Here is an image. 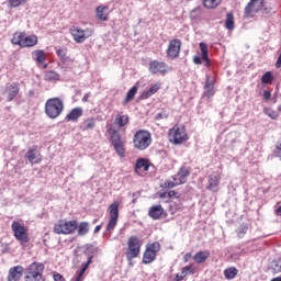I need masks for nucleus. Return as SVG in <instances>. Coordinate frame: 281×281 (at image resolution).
<instances>
[{"label":"nucleus","instance_id":"41","mask_svg":"<svg viewBox=\"0 0 281 281\" xmlns=\"http://www.w3.org/2000/svg\"><path fill=\"white\" fill-rule=\"evenodd\" d=\"M265 115H268L271 120H278L280 117V113L276 110H271L269 108L263 109Z\"/></svg>","mask_w":281,"mask_h":281},{"label":"nucleus","instance_id":"49","mask_svg":"<svg viewBox=\"0 0 281 281\" xmlns=\"http://www.w3.org/2000/svg\"><path fill=\"white\" fill-rule=\"evenodd\" d=\"M204 89L209 98H211V95H214V86H204Z\"/></svg>","mask_w":281,"mask_h":281},{"label":"nucleus","instance_id":"2","mask_svg":"<svg viewBox=\"0 0 281 281\" xmlns=\"http://www.w3.org/2000/svg\"><path fill=\"white\" fill-rule=\"evenodd\" d=\"M11 231L13 232L15 240L20 243L21 247H25V245L30 243V228H27L25 224L14 221L11 224Z\"/></svg>","mask_w":281,"mask_h":281},{"label":"nucleus","instance_id":"48","mask_svg":"<svg viewBox=\"0 0 281 281\" xmlns=\"http://www.w3.org/2000/svg\"><path fill=\"white\" fill-rule=\"evenodd\" d=\"M93 259V257H89L88 261L86 263L82 265V268L80 269V273L85 274V271H87V269H89V266L91 265V260Z\"/></svg>","mask_w":281,"mask_h":281},{"label":"nucleus","instance_id":"12","mask_svg":"<svg viewBox=\"0 0 281 281\" xmlns=\"http://www.w3.org/2000/svg\"><path fill=\"white\" fill-rule=\"evenodd\" d=\"M110 218L106 225V232H113L117 227L120 218V202L115 201L109 206Z\"/></svg>","mask_w":281,"mask_h":281},{"label":"nucleus","instance_id":"44","mask_svg":"<svg viewBox=\"0 0 281 281\" xmlns=\"http://www.w3.org/2000/svg\"><path fill=\"white\" fill-rule=\"evenodd\" d=\"M201 14H203V9L201 8H195L191 11V19L196 21V19H200Z\"/></svg>","mask_w":281,"mask_h":281},{"label":"nucleus","instance_id":"36","mask_svg":"<svg viewBox=\"0 0 281 281\" xmlns=\"http://www.w3.org/2000/svg\"><path fill=\"white\" fill-rule=\"evenodd\" d=\"M181 273L187 276H194L196 273V266L194 263H190L181 269Z\"/></svg>","mask_w":281,"mask_h":281},{"label":"nucleus","instance_id":"23","mask_svg":"<svg viewBox=\"0 0 281 281\" xmlns=\"http://www.w3.org/2000/svg\"><path fill=\"white\" fill-rule=\"evenodd\" d=\"M32 59L34 63H36L37 66L45 65L47 60V53H45L43 49H35L32 52Z\"/></svg>","mask_w":281,"mask_h":281},{"label":"nucleus","instance_id":"58","mask_svg":"<svg viewBox=\"0 0 281 281\" xmlns=\"http://www.w3.org/2000/svg\"><path fill=\"white\" fill-rule=\"evenodd\" d=\"M89 93H86L82 98V102H89Z\"/></svg>","mask_w":281,"mask_h":281},{"label":"nucleus","instance_id":"1","mask_svg":"<svg viewBox=\"0 0 281 281\" xmlns=\"http://www.w3.org/2000/svg\"><path fill=\"white\" fill-rule=\"evenodd\" d=\"M142 245H144V241L139 237H128L127 247L125 249V258L127 262H133L135 258H139V254H142Z\"/></svg>","mask_w":281,"mask_h":281},{"label":"nucleus","instance_id":"45","mask_svg":"<svg viewBox=\"0 0 281 281\" xmlns=\"http://www.w3.org/2000/svg\"><path fill=\"white\" fill-rule=\"evenodd\" d=\"M26 3V0H9L10 8H19V5H23Z\"/></svg>","mask_w":281,"mask_h":281},{"label":"nucleus","instance_id":"24","mask_svg":"<svg viewBox=\"0 0 281 281\" xmlns=\"http://www.w3.org/2000/svg\"><path fill=\"white\" fill-rule=\"evenodd\" d=\"M131 122V117L128 114H124V112H119L115 116L114 124L119 126V128H124V126H128Z\"/></svg>","mask_w":281,"mask_h":281},{"label":"nucleus","instance_id":"61","mask_svg":"<svg viewBox=\"0 0 281 281\" xmlns=\"http://www.w3.org/2000/svg\"><path fill=\"white\" fill-rule=\"evenodd\" d=\"M43 69H47V64H44V65H43Z\"/></svg>","mask_w":281,"mask_h":281},{"label":"nucleus","instance_id":"25","mask_svg":"<svg viewBox=\"0 0 281 281\" xmlns=\"http://www.w3.org/2000/svg\"><path fill=\"white\" fill-rule=\"evenodd\" d=\"M80 117H82V108H75L66 115V121L78 122Z\"/></svg>","mask_w":281,"mask_h":281},{"label":"nucleus","instance_id":"21","mask_svg":"<svg viewBox=\"0 0 281 281\" xmlns=\"http://www.w3.org/2000/svg\"><path fill=\"white\" fill-rule=\"evenodd\" d=\"M221 186V173L215 172L209 177V184L206 187L211 192H217Z\"/></svg>","mask_w":281,"mask_h":281},{"label":"nucleus","instance_id":"28","mask_svg":"<svg viewBox=\"0 0 281 281\" xmlns=\"http://www.w3.org/2000/svg\"><path fill=\"white\" fill-rule=\"evenodd\" d=\"M200 50L202 54V60H204L205 63V67H211V61H210V49L207 48V44H205L204 42L200 43Z\"/></svg>","mask_w":281,"mask_h":281},{"label":"nucleus","instance_id":"26","mask_svg":"<svg viewBox=\"0 0 281 281\" xmlns=\"http://www.w3.org/2000/svg\"><path fill=\"white\" fill-rule=\"evenodd\" d=\"M161 89V83L157 82L153 85L148 90L144 91L140 95L143 100H148V98H153L157 91Z\"/></svg>","mask_w":281,"mask_h":281},{"label":"nucleus","instance_id":"9","mask_svg":"<svg viewBox=\"0 0 281 281\" xmlns=\"http://www.w3.org/2000/svg\"><path fill=\"white\" fill-rule=\"evenodd\" d=\"M110 142L116 155H119L121 159H124V157H126V146L124 145V140H122V134H120V131L113 130L111 132Z\"/></svg>","mask_w":281,"mask_h":281},{"label":"nucleus","instance_id":"50","mask_svg":"<svg viewBox=\"0 0 281 281\" xmlns=\"http://www.w3.org/2000/svg\"><path fill=\"white\" fill-rule=\"evenodd\" d=\"M53 280H54V281H67V280H65V277H63V274H60V273H58V272H55V273L53 274Z\"/></svg>","mask_w":281,"mask_h":281},{"label":"nucleus","instance_id":"55","mask_svg":"<svg viewBox=\"0 0 281 281\" xmlns=\"http://www.w3.org/2000/svg\"><path fill=\"white\" fill-rule=\"evenodd\" d=\"M158 196H159L160 199H168V191L158 192Z\"/></svg>","mask_w":281,"mask_h":281},{"label":"nucleus","instance_id":"20","mask_svg":"<svg viewBox=\"0 0 281 281\" xmlns=\"http://www.w3.org/2000/svg\"><path fill=\"white\" fill-rule=\"evenodd\" d=\"M23 271H25L23 266H14L10 268L7 281H21V278H23Z\"/></svg>","mask_w":281,"mask_h":281},{"label":"nucleus","instance_id":"33","mask_svg":"<svg viewBox=\"0 0 281 281\" xmlns=\"http://www.w3.org/2000/svg\"><path fill=\"white\" fill-rule=\"evenodd\" d=\"M269 271H272V273H281V258L274 259L271 261L269 266Z\"/></svg>","mask_w":281,"mask_h":281},{"label":"nucleus","instance_id":"31","mask_svg":"<svg viewBox=\"0 0 281 281\" xmlns=\"http://www.w3.org/2000/svg\"><path fill=\"white\" fill-rule=\"evenodd\" d=\"M77 234L78 236H87L89 234V222H77Z\"/></svg>","mask_w":281,"mask_h":281},{"label":"nucleus","instance_id":"22","mask_svg":"<svg viewBox=\"0 0 281 281\" xmlns=\"http://www.w3.org/2000/svg\"><path fill=\"white\" fill-rule=\"evenodd\" d=\"M148 216L149 218H153V221H159V218L164 216V206L161 204L150 206L148 210Z\"/></svg>","mask_w":281,"mask_h":281},{"label":"nucleus","instance_id":"13","mask_svg":"<svg viewBox=\"0 0 281 281\" xmlns=\"http://www.w3.org/2000/svg\"><path fill=\"white\" fill-rule=\"evenodd\" d=\"M265 8V0H250L244 10V19H254Z\"/></svg>","mask_w":281,"mask_h":281},{"label":"nucleus","instance_id":"62","mask_svg":"<svg viewBox=\"0 0 281 281\" xmlns=\"http://www.w3.org/2000/svg\"><path fill=\"white\" fill-rule=\"evenodd\" d=\"M278 111H279V113H281V105H279Z\"/></svg>","mask_w":281,"mask_h":281},{"label":"nucleus","instance_id":"60","mask_svg":"<svg viewBox=\"0 0 281 281\" xmlns=\"http://www.w3.org/2000/svg\"><path fill=\"white\" fill-rule=\"evenodd\" d=\"M270 281H281V277L272 278Z\"/></svg>","mask_w":281,"mask_h":281},{"label":"nucleus","instance_id":"18","mask_svg":"<svg viewBox=\"0 0 281 281\" xmlns=\"http://www.w3.org/2000/svg\"><path fill=\"white\" fill-rule=\"evenodd\" d=\"M25 159L30 161V164H41L43 161V155L38 151V147L33 146L32 149H29L24 155Z\"/></svg>","mask_w":281,"mask_h":281},{"label":"nucleus","instance_id":"15","mask_svg":"<svg viewBox=\"0 0 281 281\" xmlns=\"http://www.w3.org/2000/svg\"><path fill=\"white\" fill-rule=\"evenodd\" d=\"M181 40L179 38H173L169 41L166 54H167V58H169V60H176V58H179V56L181 55Z\"/></svg>","mask_w":281,"mask_h":281},{"label":"nucleus","instance_id":"56","mask_svg":"<svg viewBox=\"0 0 281 281\" xmlns=\"http://www.w3.org/2000/svg\"><path fill=\"white\" fill-rule=\"evenodd\" d=\"M190 258H192V254H191V252H187V254L183 256L184 262H188V261L190 260Z\"/></svg>","mask_w":281,"mask_h":281},{"label":"nucleus","instance_id":"27","mask_svg":"<svg viewBox=\"0 0 281 281\" xmlns=\"http://www.w3.org/2000/svg\"><path fill=\"white\" fill-rule=\"evenodd\" d=\"M95 14L99 21H109V7H104V5L97 7Z\"/></svg>","mask_w":281,"mask_h":281},{"label":"nucleus","instance_id":"10","mask_svg":"<svg viewBox=\"0 0 281 281\" xmlns=\"http://www.w3.org/2000/svg\"><path fill=\"white\" fill-rule=\"evenodd\" d=\"M161 251V244L159 241H154L148 244L143 254V265H150L157 260V252Z\"/></svg>","mask_w":281,"mask_h":281},{"label":"nucleus","instance_id":"4","mask_svg":"<svg viewBox=\"0 0 281 281\" xmlns=\"http://www.w3.org/2000/svg\"><path fill=\"white\" fill-rule=\"evenodd\" d=\"M11 43L12 45H19V47L22 48L36 47V45H38V36L34 34L25 35L23 32H16L13 34Z\"/></svg>","mask_w":281,"mask_h":281},{"label":"nucleus","instance_id":"32","mask_svg":"<svg viewBox=\"0 0 281 281\" xmlns=\"http://www.w3.org/2000/svg\"><path fill=\"white\" fill-rule=\"evenodd\" d=\"M82 131H93L95 128V119L90 117L82 122L81 124Z\"/></svg>","mask_w":281,"mask_h":281},{"label":"nucleus","instance_id":"47","mask_svg":"<svg viewBox=\"0 0 281 281\" xmlns=\"http://www.w3.org/2000/svg\"><path fill=\"white\" fill-rule=\"evenodd\" d=\"M168 199H181V193H179L175 190H169L168 191Z\"/></svg>","mask_w":281,"mask_h":281},{"label":"nucleus","instance_id":"46","mask_svg":"<svg viewBox=\"0 0 281 281\" xmlns=\"http://www.w3.org/2000/svg\"><path fill=\"white\" fill-rule=\"evenodd\" d=\"M170 210H173L172 214H175V212H183V203H173L170 205Z\"/></svg>","mask_w":281,"mask_h":281},{"label":"nucleus","instance_id":"38","mask_svg":"<svg viewBox=\"0 0 281 281\" xmlns=\"http://www.w3.org/2000/svg\"><path fill=\"white\" fill-rule=\"evenodd\" d=\"M56 55L61 63H67L69 60V56H67V48L56 47Z\"/></svg>","mask_w":281,"mask_h":281},{"label":"nucleus","instance_id":"5","mask_svg":"<svg viewBox=\"0 0 281 281\" xmlns=\"http://www.w3.org/2000/svg\"><path fill=\"white\" fill-rule=\"evenodd\" d=\"M65 110V103L59 98L48 99L45 103V113L50 120H56Z\"/></svg>","mask_w":281,"mask_h":281},{"label":"nucleus","instance_id":"52","mask_svg":"<svg viewBox=\"0 0 281 281\" xmlns=\"http://www.w3.org/2000/svg\"><path fill=\"white\" fill-rule=\"evenodd\" d=\"M193 63H194V65H202L203 56H199V55L194 56L193 57Z\"/></svg>","mask_w":281,"mask_h":281},{"label":"nucleus","instance_id":"16","mask_svg":"<svg viewBox=\"0 0 281 281\" xmlns=\"http://www.w3.org/2000/svg\"><path fill=\"white\" fill-rule=\"evenodd\" d=\"M150 170V160L148 158H138L134 165V172L138 177H144Z\"/></svg>","mask_w":281,"mask_h":281},{"label":"nucleus","instance_id":"57","mask_svg":"<svg viewBox=\"0 0 281 281\" xmlns=\"http://www.w3.org/2000/svg\"><path fill=\"white\" fill-rule=\"evenodd\" d=\"M82 276H85V274L82 272H79L76 278V281H82L83 280Z\"/></svg>","mask_w":281,"mask_h":281},{"label":"nucleus","instance_id":"39","mask_svg":"<svg viewBox=\"0 0 281 281\" xmlns=\"http://www.w3.org/2000/svg\"><path fill=\"white\" fill-rule=\"evenodd\" d=\"M177 186H180L179 182L175 179L172 180H166L160 188L164 190H172V188H177Z\"/></svg>","mask_w":281,"mask_h":281},{"label":"nucleus","instance_id":"6","mask_svg":"<svg viewBox=\"0 0 281 281\" xmlns=\"http://www.w3.org/2000/svg\"><path fill=\"white\" fill-rule=\"evenodd\" d=\"M153 144V135L146 130H139L134 134L133 146L136 150H146Z\"/></svg>","mask_w":281,"mask_h":281},{"label":"nucleus","instance_id":"8","mask_svg":"<svg viewBox=\"0 0 281 281\" xmlns=\"http://www.w3.org/2000/svg\"><path fill=\"white\" fill-rule=\"evenodd\" d=\"M78 229V221L71 220H59L53 227L54 234L68 236L69 234H74Z\"/></svg>","mask_w":281,"mask_h":281},{"label":"nucleus","instance_id":"43","mask_svg":"<svg viewBox=\"0 0 281 281\" xmlns=\"http://www.w3.org/2000/svg\"><path fill=\"white\" fill-rule=\"evenodd\" d=\"M249 231V225L247 224H241L238 228H237V236L238 238H245V235L247 234V232Z\"/></svg>","mask_w":281,"mask_h":281},{"label":"nucleus","instance_id":"40","mask_svg":"<svg viewBox=\"0 0 281 281\" xmlns=\"http://www.w3.org/2000/svg\"><path fill=\"white\" fill-rule=\"evenodd\" d=\"M203 5L209 10H213L214 8H218V5H221V0H203Z\"/></svg>","mask_w":281,"mask_h":281},{"label":"nucleus","instance_id":"53","mask_svg":"<svg viewBox=\"0 0 281 281\" xmlns=\"http://www.w3.org/2000/svg\"><path fill=\"white\" fill-rule=\"evenodd\" d=\"M186 279V276L183 273H177L175 281H183Z\"/></svg>","mask_w":281,"mask_h":281},{"label":"nucleus","instance_id":"59","mask_svg":"<svg viewBox=\"0 0 281 281\" xmlns=\"http://www.w3.org/2000/svg\"><path fill=\"white\" fill-rule=\"evenodd\" d=\"M100 229H102V225H97L94 228V234H98V232H100Z\"/></svg>","mask_w":281,"mask_h":281},{"label":"nucleus","instance_id":"29","mask_svg":"<svg viewBox=\"0 0 281 281\" xmlns=\"http://www.w3.org/2000/svg\"><path fill=\"white\" fill-rule=\"evenodd\" d=\"M192 258L196 265H203L210 258V250L198 251Z\"/></svg>","mask_w":281,"mask_h":281},{"label":"nucleus","instance_id":"54","mask_svg":"<svg viewBox=\"0 0 281 281\" xmlns=\"http://www.w3.org/2000/svg\"><path fill=\"white\" fill-rule=\"evenodd\" d=\"M206 87H214V81L210 80V76H206V81H205Z\"/></svg>","mask_w":281,"mask_h":281},{"label":"nucleus","instance_id":"34","mask_svg":"<svg viewBox=\"0 0 281 281\" xmlns=\"http://www.w3.org/2000/svg\"><path fill=\"white\" fill-rule=\"evenodd\" d=\"M238 276V270L236 267H229L224 270V277L226 280H234Z\"/></svg>","mask_w":281,"mask_h":281},{"label":"nucleus","instance_id":"30","mask_svg":"<svg viewBox=\"0 0 281 281\" xmlns=\"http://www.w3.org/2000/svg\"><path fill=\"white\" fill-rule=\"evenodd\" d=\"M44 80L46 82H58V80H60V75L55 70H47L44 74Z\"/></svg>","mask_w":281,"mask_h":281},{"label":"nucleus","instance_id":"37","mask_svg":"<svg viewBox=\"0 0 281 281\" xmlns=\"http://www.w3.org/2000/svg\"><path fill=\"white\" fill-rule=\"evenodd\" d=\"M234 27H235L234 13L229 12L226 14L225 29L232 31L234 30Z\"/></svg>","mask_w":281,"mask_h":281},{"label":"nucleus","instance_id":"11","mask_svg":"<svg viewBox=\"0 0 281 281\" xmlns=\"http://www.w3.org/2000/svg\"><path fill=\"white\" fill-rule=\"evenodd\" d=\"M69 34L72 36L75 43H85L87 38H91L93 36V29L87 27L82 30L78 26H71L69 29Z\"/></svg>","mask_w":281,"mask_h":281},{"label":"nucleus","instance_id":"19","mask_svg":"<svg viewBox=\"0 0 281 281\" xmlns=\"http://www.w3.org/2000/svg\"><path fill=\"white\" fill-rule=\"evenodd\" d=\"M21 92V85L19 82H12L7 85L5 87V94L8 102H12L16 95Z\"/></svg>","mask_w":281,"mask_h":281},{"label":"nucleus","instance_id":"63","mask_svg":"<svg viewBox=\"0 0 281 281\" xmlns=\"http://www.w3.org/2000/svg\"><path fill=\"white\" fill-rule=\"evenodd\" d=\"M158 117L161 120V114H158Z\"/></svg>","mask_w":281,"mask_h":281},{"label":"nucleus","instance_id":"3","mask_svg":"<svg viewBox=\"0 0 281 281\" xmlns=\"http://www.w3.org/2000/svg\"><path fill=\"white\" fill-rule=\"evenodd\" d=\"M168 139L170 144H175L176 146L186 144V142L189 139L186 125H175L171 127L168 132Z\"/></svg>","mask_w":281,"mask_h":281},{"label":"nucleus","instance_id":"14","mask_svg":"<svg viewBox=\"0 0 281 281\" xmlns=\"http://www.w3.org/2000/svg\"><path fill=\"white\" fill-rule=\"evenodd\" d=\"M148 71L153 76H166V74L170 71V66H168L166 61L154 59L149 61Z\"/></svg>","mask_w":281,"mask_h":281},{"label":"nucleus","instance_id":"35","mask_svg":"<svg viewBox=\"0 0 281 281\" xmlns=\"http://www.w3.org/2000/svg\"><path fill=\"white\" fill-rule=\"evenodd\" d=\"M137 86L132 87L127 93L126 97L123 101V104H128V102H131L132 100H134L135 95H137Z\"/></svg>","mask_w":281,"mask_h":281},{"label":"nucleus","instance_id":"51","mask_svg":"<svg viewBox=\"0 0 281 281\" xmlns=\"http://www.w3.org/2000/svg\"><path fill=\"white\" fill-rule=\"evenodd\" d=\"M262 98H263L265 102H269V100H271V91L265 90Z\"/></svg>","mask_w":281,"mask_h":281},{"label":"nucleus","instance_id":"42","mask_svg":"<svg viewBox=\"0 0 281 281\" xmlns=\"http://www.w3.org/2000/svg\"><path fill=\"white\" fill-rule=\"evenodd\" d=\"M273 82V74L271 71H267L261 77V83L262 85H271Z\"/></svg>","mask_w":281,"mask_h":281},{"label":"nucleus","instance_id":"17","mask_svg":"<svg viewBox=\"0 0 281 281\" xmlns=\"http://www.w3.org/2000/svg\"><path fill=\"white\" fill-rule=\"evenodd\" d=\"M191 169L188 166H182L179 168L177 175L172 176L173 181H177L178 184L183 186L188 183V177H190Z\"/></svg>","mask_w":281,"mask_h":281},{"label":"nucleus","instance_id":"7","mask_svg":"<svg viewBox=\"0 0 281 281\" xmlns=\"http://www.w3.org/2000/svg\"><path fill=\"white\" fill-rule=\"evenodd\" d=\"M45 271V265L43 262H32L25 270L24 281H41L43 280V273Z\"/></svg>","mask_w":281,"mask_h":281}]
</instances>
